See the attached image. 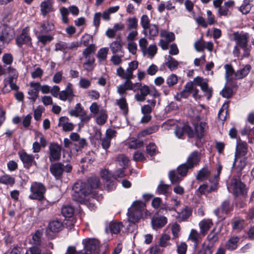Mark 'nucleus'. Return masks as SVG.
I'll use <instances>...</instances> for the list:
<instances>
[{"instance_id": "1", "label": "nucleus", "mask_w": 254, "mask_h": 254, "mask_svg": "<svg viewBox=\"0 0 254 254\" xmlns=\"http://www.w3.org/2000/svg\"><path fill=\"white\" fill-rule=\"evenodd\" d=\"M195 85L199 86L207 96V99H210L212 96V89L209 87L207 79L199 76L195 77L193 82H189L186 84L184 89L180 93L181 97L185 98H187L190 93H192V96L195 100L199 99L200 96L198 94V90Z\"/></svg>"}, {"instance_id": "2", "label": "nucleus", "mask_w": 254, "mask_h": 254, "mask_svg": "<svg viewBox=\"0 0 254 254\" xmlns=\"http://www.w3.org/2000/svg\"><path fill=\"white\" fill-rule=\"evenodd\" d=\"M99 184V179L97 177L88 179L87 183L81 181H77L72 187L73 200L79 202L83 201L87 194L95 192L92 190L97 188Z\"/></svg>"}, {"instance_id": "3", "label": "nucleus", "mask_w": 254, "mask_h": 254, "mask_svg": "<svg viewBox=\"0 0 254 254\" xmlns=\"http://www.w3.org/2000/svg\"><path fill=\"white\" fill-rule=\"evenodd\" d=\"M83 249L78 251L77 254H103L101 250V244L98 240L86 238L82 241Z\"/></svg>"}, {"instance_id": "4", "label": "nucleus", "mask_w": 254, "mask_h": 254, "mask_svg": "<svg viewBox=\"0 0 254 254\" xmlns=\"http://www.w3.org/2000/svg\"><path fill=\"white\" fill-rule=\"evenodd\" d=\"M145 211V204L140 200L134 201L128 209L127 218L129 222L135 224L141 218Z\"/></svg>"}, {"instance_id": "5", "label": "nucleus", "mask_w": 254, "mask_h": 254, "mask_svg": "<svg viewBox=\"0 0 254 254\" xmlns=\"http://www.w3.org/2000/svg\"><path fill=\"white\" fill-rule=\"evenodd\" d=\"M227 189L235 196L245 195L247 193L245 185L237 178L232 179L230 184L227 186Z\"/></svg>"}, {"instance_id": "6", "label": "nucleus", "mask_w": 254, "mask_h": 254, "mask_svg": "<svg viewBox=\"0 0 254 254\" xmlns=\"http://www.w3.org/2000/svg\"><path fill=\"white\" fill-rule=\"evenodd\" d=\"M10 75L7 78L3 80L4 86L2 89L3 93H7L11 90H17L18 89L17 85L13 82L18 77V72L15 69H10Z\"/></svg>"}, {"instance_id": "7", "label": "nucleus", "mask_w": 254, "mask_h": 254, "mask_svg": "<svg viewBox=\"0 0 254 254\" xmlns=\"http://www.w3.org/2000/svg\"><path fill=\"white\" fill-rule=\"evenodd\" d=\"M138 63L134 61L128 64V66L126 70L119 67L117 69V74L123 79H132L133 77V71L138 67Z\"/></svg>"}, {"instance_id": "8", "label": "nucleus", "mask_w": 254, "mask_h": 254, "mask_svg": "<svg viewBox=\"0 0 254 254\" xmlns=\"http://www.w3.org/2000/svg\"><path fill=\"white\" fill-rule=\"evenodd\" d=\"M31 193L29 198L31 199H40L43 198L46 192V188L44 186L37 182H34L30 187Z\"/></svg>"}, {"instance_id": "9", "label": "nucleus", "mask_w": 254, "mask_h": 254, "mask_svg": "<svg viewBox=\"0 0 254 254\" xmlns=\"http://www.w3.org/2000/svg\"><path fill=\"white\" fill-rule=\"evenodd\" d=\"M160 35L162 39L160 40L158 45L163 50H166L168 49L169 43L175 40V34L172 32L161 30Z\"/></svg>"}, {"instance_id": "10", "label": "nucleus", "mask_w": 254, "mask_h": 254, "mask_svg": "<svg viewBox=\"0 0 254 254\" xmlns=\"http://www.w3.org/2000/svg\"><path fill=\"white\" fill-rule=\"evenodd\" d=\"M14 31L11 27L3 24L0 26V41L3 43H9L13 38Z\"/></svg>"}, {"instance_id": "11", "label": "nucleus", "mask_w": 254, "mask_h": 254, "mask_svg": "<svg viewBox=\"0 0 254 254\" xmlns=\"http://www.w3.org/2000/svg\"><path fill=\"white\" fill-rule=\"evenodd\" d=\"M75 95L71 83H68L64 90L59 93V99L63 101H67L70 103L73 99Z\"/></svg>"}, {"instance_id": "12", "label": "nucleus", "mask_w": 254, "mask_h": 254, "mask_svg": "<svg viewBox=\"0 0 254 254\" xmlns=\"http://www.w3.org/2000/svg\"><path fill=\"white\" fill-rule=\"evenodd\" d=\"M16 44L19 47L22 45L31 46L32 45L31 38L29 35V29L27 27L24 28L21 34L18 36L16 39Z\"/></svg>"}, {"instance_id": "13", "label": "nucleus", "mask_w": 254, "mask_h": 254, "mask_svg": "<svg viewBox=\"0 0 254 254\" xmlns=\"http://www.w3.org/2000/svg\"><path fill=\"white\" fill-rule=\"evenodd\" d=\"M49 160L51 162L57 161L60 159L61 154V146L57 143H52L49 147Z\"/></svg>"}, {"instance_id": "14", "label": "nucleus", "mask_w": 254, "mask_h": 254, "mask_svg": "<svg viewBox=\"0 0 254 254\" xmlns=\"http://www.w3.org/2000/svg\"><path fill=\"white\" fill-rule=\"evenodd\" d=\"M102 198L101 195H98L96 192H92L91 193L87 194L84 200L81 203L85 202L90 209L93 210L95 207V201H99Z\"/></svg>"}, {"instance_id": "15", "label": "nucleus", "mask_w": 254, "mask_h": 254, "mask_svg": "<svg viewBox=\"0 0 254 254\" xmlns=\"http://www.w3.org/2000/svg\"><path fill=\"white\" fill-rule=\"evenodd\" d=\"M18 154L25 167L29 168L33 165H36L37 164L34 160V157L32 155L28 154L24 151L19 152Z\"/></svg>"}, {"instance_id": "16", "label": "nucleus", "mask_w": 254, "mask_h": 254, "mask_svg": "<svg viewBox=\"0 0 254 254\" xmlns=\"http://www.w3.org/2000/svg\"><path fill=\"white\" fill-rule=\"evenodd\" d=\"M185 133L188 134L189 137H193L194 136L193 130L188 125H185L183 127H176L175 131L176 136L179 139H183Z\"/></svg>"}, {"instance_id": "17", "label": "nucleus", "mask_w": 254, "mask_h": 254, "mask_svg": "<svg viewBox=\"0 0 254 254\" xmlns=\"http://www.w3.org/2000/svg\"><path fill=\"white\" fill-rule=\"evenodd\" d=\"M200 160V154L196 151L191 152L187 158L185 163L188 166V168L192 169L195 166L198 165Z\"/></svg>"}, {"instance_id": "18", "label": "nucleus", "mask_w": 254, "mask_h": 254, "mask_svg": "<svg viewBox=\"0 0 254 254\" xmlns=\"http://www.w3.org/2000/svg\"><path fill=\"white\" fill-rule=\"evenodd\" d=\"M54 29V25L53 23L45 21L40 24H38L34 29V31L36 34H43L48 33Z\"/></svg>"}, {"instance_id": "19", "label": "nucleus", "mask_w": 254, "mask_h": 254, "mask_svg": "<svg viewBox=\"0 0 254 254\" xmlns=\"http://www.w3.org/2000/svg\"><path fill=\"white\" fill-rule=\"evenodd\" d=\"M234 40L241 47H245L248 45V39L249 35L248 33H239L235 32L233 34Z\"/></svg>"}, {"instance_id": "20", "label": "nucleus", "mask_w": 254, "mask_h": 254, "mask_svg": "<svg viewBox=\"0 0 254 254\" xmlns=\"http://www.w3.org/2000/svg\"><path fill=\"white\" fill-rule=\"evenodd\" d=\"M109 46L113 54L124 53L123 43L120 39H117L111 43Z\"/></svg>"}, {"instance_id": "21", "label": "nucleus", "mask_w": 254, "mask_h": 254, "mask_svg": "<svg viewBox=\"0 0 254 254\" xmlns=\"http://www.w3.org/2000/svg\"><path fill=\"white\" fill-rule=\"evenodd\" d=\"M213 224L212 220L210 219H202L198 224L200 234L203 236L205 235Z\"/></svg>"}, {"instance_id": "22", "label": "nucleus", "mask_w": 254, "mask_h": 254, "mask_svg": "<svg viewBox=\"0 0 254 254\" xmlns=\"http://www.w3.org/2000/svg\"><path fill=\"white\" fill-rule=\"evenodd\" d=\"M210 182L211 183L210 186L207 185L203 184L199 186L198 189V191L202 194H205L211 191H215L217 188V182H213L212 180H210Z\"/></svg>"}, {"instance_id": "23", "label": "nucleus", "mask_w": 254, "mask_h": 254, "mask_svg": "<svg viewBox=\"0 0 254 254\" xmlns=\"http://www.w3.org/2000/svg\"><path fill=\"white\" fill-rule=\"evenodd\" d=\"M50 171L57 179H59L64 172V165L61 163H55L51 166Z\"/></svg>"}, {"instance_id": "24", "label": "nucleus", "mask_w": 254, "mask_h": 254, "mask_svg": "<svg viewBox=\"0 0 254 254\" xmlns=\"http://www.w3.org/2000/svg\"><path fill=\"white\" fill-rule=\"evenodd\" d=\"M246 164V157L244 156H235L233 167L238 172L242 171Z\"/></svg>"}, {"instance_id": "25", "label": "nucleus", "mask_w": 254, "mask_h": 254, "mask_svg": "<svg viewBox=\"0 0 254 254\" xmlns=\"http://www.w3.org/2000/svg\"><path fill=\"white\" fill-rule=\"evenodd\" d=\"M248 146L245 142L241 140L238 141L236 148L235 156L245 157L247 153Z\"/></svg>"}, {"instance_id": "26", "label": "nucleus", "mask_w": 254, "mask_h": 254, "mask_svg": "<svg viewBox=\"0 0 254 254\" xmlns=\"http://www.w3.org/2000/svg\"><path fill=\"white\" fill-rule=\"evenodd\" d=\"M149 94L148 86L144 85L142 86L139 91L135 95L134 98L138 102H143L146 99V96Z\"/></svg>"}, {"instance_id": "27", "label": "nucleus", "mask_w": 254, "mask_h": 254, "mask_svg": "<svg viewBox=\"0 0 254 254\" xmlns=\"http://www.w3.org/2000/svg\"><path fill=\"white\" fill-rule=\"evenodd\" d=\"M167 222V219L165 216L154 217L151 220L152 225L154 229L164 226Z\"/></svg>"}, {"instance_id": "28", "label": "nucleus", "mask_w": 254, "mask_h": 254, "mask_svg": "<svg viewBox=\"0 0 254 254\" xmlns=\"http://www.w3.org/2000/svg\"><path fill=\"white\" fill-rule=\"evenodd\" d=\"M69 137L72 141L78 142V146L75 149L76 151L83 148L86 144L85 139L84 138H80L79 135L77 133H71Z\"/></svg>"}, {"instance_id": "29", "label": "nucleus", "mask_w": 254, "mask_h": 254, "mask_svg": "<svg viewBox=\"0 0 254 254\" xmlns=\"http://www.w3.org/2000/svg\"><path fill=\"white\" fill-rule=\"evenodd\" d=\"M68 118L62 117L59 119V126L62 127L65 131H69L73 129V125L68 122Z\"/></svg>"}, {"instance_id": "30", "label": "nucleus", "mask_w": 254, "mask_h": 254, "mask_svg": "<svg viewBox=\"0 0 254 254\" xmlns=\"http://www.w3.org/2000/svg\"><path fill=\"white\" fill-rule=\"evenodd\" d=\"M195 132L198 138H201L203 135L205 131L207 129V126L205 122H200L199 124H196L194 126Z\"/></svg>"}, {"instance_id": "31", "label": "nucleus", "mask_w": 254, "mask_h": 254, "mask_svg": "<svg viewBox=\"0 0 254 254\" xmlns=\"http://www.w3.org/2000/svg\"><path fill=\"white\" fill-rule=\"evenodd\" d=\"M157 50V46L155 44H151L142 53L143 56L152 59L156 54Z\"/></svg>"}, {"instance_id": "32", "label": "nucleus", "mask_w": 254, "mask_h": 254, "mask_svg": "<svg viewBox=\"0 0 254 254\" xmlns=\"http://www.w3.org/2000/svg\"><path fill=\"white\" fill-rule=\"evenodd\" d=\"M240 241L238 237H232L229 239L226 244V248L230 251L235 250L238 246Z\"/></svg>"}, {"instance_id": "33", "label": "nucleus", "mask_w": 254, "mask_h": 254, "mask_svg": "<svg viewBox=\"0 0 254 254\" xmlns=\"http://www.w3.org/2000/svg\"><path fill=\"white\" fill-rule=\"evenodd\" d=\"M251 69V65L247 64L243 68L238 70L235 73V76L236 78L241 79L244 78L249 74Z\"/></svg>"}, {"instance_id": "34", "label": "nucleus", "mask_w": 254, "mask_h": 254, "mask_svg": "<svg viewBox=\"0 0 254 254\" xmlns=\"http://www.w3.org/2000/svg\"><path fill=\"white\" fill-rule=\"evenodd\" d=\"M123 224L121 222H110L108 228H107V232L110 231L111 233L117 234L120 232L121 229L123 227Z\"/></svg>"}, {"instance_id": "35", "label": "nucleus", "mask_w": 254, "mask_h": 254, "mask_svg": "<svg viewBox=\"0 0 254 254\" xmlns=\"http://www.w3.org/2000/svg\"><path fill=\"white\" fill-rule=\"evenodd\" d=\"M166 64L171 71L176 70L178 66L179 62L170 56L166 57Z\"/></svg>"}, {"instance_id": "36", "label": "nucleus", "mask_w": 254, "mask_h": 254, "mask_svg": "<svg viewBox=\"0 0 254 254\" xmlns=\"http://www.w3.org/2000/svg\"><path fill=\"white\" fill-rule=\"evenodd\" d=\"M96 51V48L94 44H90L87 46L82 52V55L84 59L94 57V54Z\"/></svg>"}, {"instance_id": "37", "label": "nucleus", "mask_w": 254, "mask_h": 254, "mask_svg": "<svg viewBox=\"0 0 254 254\" xmlns=\"http://www.w3.org/2000/svg\"><path fill=\"white\" fill-rule=\"evenodd\" d=\"M48 227L51 232L57 233L59 232L62 229L63 224L60 221L55 220L49 223Z\"/></svg>"}, {"instance_id": "38", "label": "nucleus", "mask_w": 254, "mask_h": 254, "mask_svg": "<svg viewBox=\"0 0 254 254\" xmlns=\"http://www.w3.org/2000/svg\"><path fill=\"white\" fill-rule=\"evenodd\" d=\"M116 104L124 114L128 112V105L125 97H122L119 99L116 100Z\"/></svg>"}, {"instance_id": "39", "label": "nucleus", "mask_w": 254, "mask_h": 254, "mask_svg": "<svg viewBox=\"0 0 254 254\" xmlns=\"http://www.w3.org/2000/svg\"><path fill=\"white\" fill-rule=\"evenodd\" d=\"M83 66L85 70L87 71H92L94 68V57L85 58Z\"/></svg>"}, {"instance_id": "40", "label": "nucleus", "mask_w": 254, "mask_h": 254, "mask_svg": "<svg viewBox=\"0 0 254 254\" xmlns=\"http://www.w3.org/2000/svg\"><path fill=\"white\" fill-rule=\"evenodd\" d=\"M85 110L80 103H77L74 108L71 110L69 114L70 116L78 117Z\"/></svg>"}, {"instance_id": "41", "label": "nucleus", "mask_w": 254, "mask_h": 254, "mask_svg": "<svg viewBox=\"0 0 254 254\" xmlns=\"http://www.w3.org/2000/svg\"><path fill=\"white\" fill-rule=\"evenodd\" d=\"M52 2L51 0L43 1L40 5L41 11L43 15H46L51 10Z\"/></svg>"}, {"instance_id": "42", "label": "nucleus", "mask_w": 254, "mask_h": 254, "mask_svg": "<svg viewBox=\"0 0 254 254\" xmlns=\"http://www.w3.org/2000/svg\"><path fill=\"white\" fill-rule=\"evenodd\" d=\"M140 24L143 29V32L145 35L147 34V29L151 24L150 23V20L147 15H143L140 18Z\"/></svg>"}, {"instance_id": "43", "label": "nucleus", "mask_w": 254, "mask_h": 254, "mask_svg": "<svg viewBox=\"0 0 254 254\" xmlns=\"http://www.w3.org/2000/svg\"><path fill=\"white\" fill-rule=\"evenodd\" d=\"M169 178L172 183L176 184L180 182L182 179L183 177H181L178 173V171H171L169 173Z\"/></svg>"}, {"instance_id": "44", "label": "nucleus", "mask_w": 254, "mask_h": 254, "mask_svg": "<svg viewBox=\"0 0 254 254\" xmlns=\"http://www.w3.org/2000/svg\"><path fill=\"white\" fill-rule=\"evenodd\" d=\"M74 213L73 208L71 206H64L62 208V213L65 217L72 218V221L73 218H72Z\"/></svg>"}, {"instance_id": "45", "label": "nucleus", "mask_w": 254, "mask_h": 254, "mask_svg": "<svg viewBox=\"0 0 254 254\" xmlns=\"http://www.w3.org/2000/svg\"><path fill=\"white\" fill-rule=\"evenodd\" d=\"M159 128V127L156 125H154L144 130H142L138 135V136H144L146 135L152 134L154 132H156Z\"/></svg>"}, {"instance_id": "46", "label": "nucleus", "mask_w": 254, "mask_h": 254, "mask_svg": "<svg viewBox=\"0 0 254 254\" xmlns=\"http://www.w3.org/2000/svg\"><path fill=\"white\" fill-rule=\"evenodd\" d=\"M107 119V115L105 110L102 109L100 111L99 115L97 117L96 121L97 124L102 125L104 124Z\"/></svg>"}, {"instance_id": "47", "label": "nucleus", "mask_w": 254, "mask_h": 254, "mask_svg": "<svg viewBox=\"0 0 254 254\" xmlns=\"http://www.w3.org/2000/svg\"><path fill=\"white\" fill-rule=\"evenodd\" d=\"M116 160L122 167L126 168L127 166L129 160L128 158L124 154H119L116 157Z\"/></svg>"}, {"instance_id": "48", "label": "nucleus", "mask_w": 254, "mask_h": 254, "mask_svg": "<svg viewBox=\"0 0 254 254\" xmlns=\"http://www.w3.org/2000/svg\"><path fill=\"white\" fill-rule=\"evenodd\" d=\"M228 108V103H225L222 107L220 109L218 114V119L221 121H224L226 119L227 113V109Z\"/></svg>"}, {"instance_id": "49", "label": "nucleus", "mask_w": 254, "mask_h": 254, "mask_svg": "<svg viewBox=\"0 0 254 254\" xmlns=\"http://www.w3.org/2000/svg\"><path fill=\"white\" fill-rule=\"evenodd\" d=\"M109 52V48L108 47H104L101 48L97 53V58L100 61H104L107 57V55Z\"/></svg>"}, {"instance_id": "50", "label": "nucleus", "mask_w": 254, "mask_h": 254, "mask_svg": "<svg viewBox=\"0 0 254 254\" xmlns=\"http://www.w3.org/2000/svg\"><path fill=\"white\" fill-rule=\"evenodd\" d=\"M149 38L150 39H153L158 34V28L155 24H151L148 27Z\"/></svg>"}, {"instance_id": "51", "label": "nucleus", "mask_w": 254, "mask_h": 254, "mask_svg": "<svg viewBox=\"0 0 254 254\" xmlns=\"http://www.w3.org/2000/svg\"><path fill=\"white\" fill-rule=\"evenodd\" d=\"M127 29H135L138 26V20L135 17L129 18L127 20Z\"/></svg>"}, {"instance_id": "52", "label": "nucleus", "mask_w": 254, "mask_h": 254, "mask_svg": "<svg viewBox=\"0 0 254 254\" xmlns=\"http://www.w3.org/2000/svg\"><path fill=\"white\" fill-rule=\"evenodd\" d=\"M55 51H61L66 53L67 51V43L63 41L57 43L55 46Z\"/></svg>"}, {"instance_id": "53", "label": "nucleus", "mask_w": 254, "mask_h": 254, "mask_svg": "<svg viewBox=\"0 0 254 254\" xmlns=\"http://www.w3.org/2000/svg\"><path fill=\"white\" fill-rule=\"evenodd\" d=\"M178 76L175 74H171L166 79V83L170 87H173L178 82Z\"/></svg>"}, {"instance_id": "54", "label": "nucleus", "mask_w": 254, "mask_h": 254, "mask_svg": "<svg viewBox=\"0 0 254 254\" xmlns=\"http://www.w3.org/2000/svg\"><path fill=\"white\" fill-rule=\"evenodd\" d=\"M191 214V210L189 207H185L182 211L178 213V217L182 220L188 218Z\"/></svg>"}, {"instance_id": "55", "label": "nucleus", "mask_w": 254, "mask_h": 254, "mask_svg": "<svg viewBox=\"0 0 254 254\" xmlns=\"http://www.w3.org/2000/svg\"><path fill=\"white\" fill-rule=\"evenodd\" d=\"M0 183L5 185H13L14 183V179L9 175H5L0 177Z\"/></svg>"}, {"instance_id": "56", "label": "nucleus", "mask_w": 254, "mask_h": 254, "mask_svg": "<svg viewBox=\"0 0 254 254\" xmlns=\"http://www.w3.org/2000/svg\"><path fill=\"white\" fill-rule=\"evenodd\" d=\"M124 56V53L113 54L111 58V61L114 65H118L122 63V58Z\"/></svg>"}, {"instance_id": "57", "label": "nucleus", "mask_w": 254, "mask_h": 254, "mask_svg": "<svg viewBox=\"0 0 254 254\" xmlns=\"http://www.w3.org/2000/svg\"><path fill=\"white\" fill-rule=\"evenodd\" d=\"M169 190V186L164 184L162 183H160L157 188V192L160 194H164L165 195H168Z\"/></svg>"}, {"instance_id": "58", "label": "nucleus", "mask_w": 254, "mask_h": 254, "mask_svg": "<svg viewBox=\"0 0 254 254\" xmlns=\"http://www.w3.org/2000/svg\"><path fill=\"white\" fill-rule=\"evenodd\" d=\"M128 144L130 148L135 149L142 146L143 145V141L131 138L128 141Z\"/></svg>"}, {"instance_id": "59", "label": "nucleus", "mask_w": 254, "mask_h": 254, "mask_svg": "<svg viewBox=\"0 0 254 254\" xmlns=\"http://www.w3.org/2000/svg\"><path fill=\"white\" fill-rule=\"evenodd\" d=\"M37 38L39 42L45 45L47 43L51 42L53 40V37L50 35L39 34V35L37 36Z\"/></svg>"}, {"instance_id": "60", "label": "nucleus", "mask_w": 254, "mask_h": 254, "mask_svg": "<svg viewBox=\"0 0 254 254\" xmlns=\"http://www.w3.org/2000/svg\"><path fill=\"white\" fill-rule=\"evenodd\" d=\"M189 169H190V168H188V166L185 163H184L180 165L178 167L177 171L179 175L181 176V177H184L187 175L188 171Z\"/></svg>"}, {"instance_id": "61", "label": "nucleus", "mask_w": 254, "mask_h": 254, "mask_svg": "<svg viewBox=\"0 0 254 254\" xmlns=\"http://www.w3.org/2000/svg\"><path fill=\"white\" fill-rule=\"evenodd\" d=\"M146 151L151 156H154L158 153L156 146L153 143H151L146 146Z\"/></svg>"}, {"instance_id": "62", "label": "nucleus", "mask_w": 254, "mask_h": 254, "mask_svg": "<svg viewBox=\"0 0 254 254\" xmlns=\"http://www.w3.org/2000/svg\"><path fill=\"white\" fill-rule=\"evenodd\" d=\"M251 9V5L249 4L248 0H244L243 3L240 7V11L245 14L249 12Z\"/></svg>"}, {"instance_id": "63", "label": "nucleus", "mask_w": 254, "mask_h": 254, "mask_svg": "<svg viewBox=\"0 0 254 254\" xmlns=\"http://www.w3.org/2000/svg\"><path fill=\"white\" fill-rule=\"evenodd\" d=\"M209 171L207 168H203L198 172L197 179L199 180H203L205 179L209 175Z\"/></svg>"}, {"instance_id": "64", "label": "nucleus", "mask_w": 254, "mask_h": 254, "mask_svg": "<svg viewBox=\"0 0 254 254\" xmlns=\"http://www.w3.org/2000/svg\"><path fill=\"white\" fill-rule=\"evenodd\" d=\"M199 234L194 229H191L189 236V239L192 242L196 243L198 241Z\"/></svg>"}]
</instances>
